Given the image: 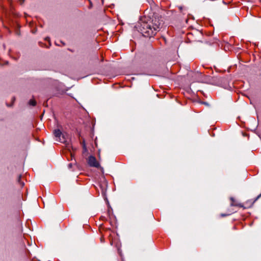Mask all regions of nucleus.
Listing matches in <instances>:
<instances>
[{"instance_id": "9", "label": "nucleus", "mask_w": 261, "mask_h": 261, "mask_svg": "<svg viewBox=\"0 0 261 261\" xmlns=\"http://www.w3.org/2000/svg\"><path fill=\"white\" fill-rule=\"evenodd\" d=\"M100 241H101V242H104V238H103V237H101L100 238Z\"/></svg>"}, {"instance_id": "1", "label": "nucleus", "mask_w": 261, "mask_h": 261, "mask_svg": "<svg viewBox=\"0 0 261 261\" xmlns=\"http://www.w3.org/2000/svg\"><path fill=\"white\" fill-rule=\"evenodd\" d=\"M162 20L159 17H153L147 21H142L138 25L139 31L145 37L154 36L160 30Z\"/></svg>"}, {"instance_id": "4", "label": "nucleus", "mask_w": 261, "mask_h": 261, "mask_svg": "<svg viewBox=\"0 0 261 261\" xmlns=\"http://www.w3.org/2000/svg\"><path fill=\"white\" fill-rule=\"evenodd\" d=\"M54 134L56 138H57V140L63 143L65 142V139L63 137L62 132L61 131L60 129H55L54 131Z\"/></svg>"}, {"instance_id": "2", "label": "nucleus", "mask_w": 261, "mask_h": 261, "mask_svg": "<svg viewBox=\"0 0 261 261\" xmlns=\"http://www.w3.org/2000/svg\"><path fill=\"white\" fill-rule=\"evenodd\" d=\"M261 197V193L258 195L254 200H252L247 201L244 204L238 203L234 198L230 197V200L231 201L230 205L232 206H237L239 207H242L243 208H248L251 207L253 204L256 201L259 197Z\"/></svg>"}, {"instance_id": "3", "label": "nucleus", "mask_w": 261, "mask_h": 261, "mask_svg": "<svg viewBox=\"0 0 261 261\" xmlns=\"http://www.w3.org/2000/svg\"><path fill=\"white\" fill-rule=\"evenodd\" d=\"M88 164L90 167L99 168L100 164L97 161L96 158L94 156L90 155L88 159Z\"/></svg>"}, {"instance_id": "8", "label": "nucleus", "mask_w": 261, "mask_h": 261, "mask_svg": "<svg viewBox=\"0 0 261 261\" xmlns=\"http://www.w3.org/2000/svg\"><path fill=\"white\" fill-rule=\"evenodd\" d=\"M100 219L102 221H105L106 220V218L105 216H101Z\"/></svg>"}, {"instance_id": "5", "label": "nucleus", "mask_w": 261, "mask_h": 261, "mask_svg": "<svg viewBox=\"0 0 261 261\" xmlns=\"http://www.w3.org/2000/svg\"><path fill=\"white\" fill-rule=\"evenodd\" d=\"M29 104L32 106H35L36 105V102L34 99H31L29 101Z\"/></svg>"}, {"instance_id": "6", "label": "nucleus", "mask_w": 261, "mask_h": 261, "mask_svg": "<svg viewBox=\"0 0 261 261\" xmlns=\"http://www.w3.org/2000/svg\"><path fill=\"white\" fill-rule=\"evenodd\" d=\"M21 175H19L18 177V182L20 183V184L21 185V186L22 187L24 185V183L23 182H21L20 181V179H21Z\"/></svg>"}, {"instance_id": "10", "label": "nucleus", "mask_w": 261, "mask_h": 261, "mask_svg": "<svg viewBox=\"0 0 261 261\" xmlns=\"http://www.w3.org/2000/svg\"><path fill=\"white\" fill-rule=\"evenodd\" d=\"M110 212H111L110 210H108V214L109 215H110Z\"/></svg>"}, {"instance_id": "11", "label": "nucleus", "mask_w": 261, "mask_h": 261, "mask_svg": "<svg viewBox=\"0 0 261 261\" xmlns=\"http://www.w3.org/2000/svg\"><path fill=\"white\" fill-rule=\"evenodd\" d=\"M69 166L70 167H71V164H69Z\"/></svg>"}, {"instance_id": "7", "label": "nucleus", "mask_w": 261, "mask_h": 261, "mask_svg": "<svg viewBox=\"0 0 261 261\" xmlns=\"http://www.w3.org/2000/svg\"><path fill=\"white\" fill-rule=\"evenodd\" d=\"M229 215H230V214H221V217H225V216H228Z\"/></svg>"}]
</instances>
